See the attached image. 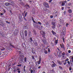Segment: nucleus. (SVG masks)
Instances as JSON below:
<instances>
[{"instance_id": "obj_54", "label": "nucleus", "mask_w": 73, "mask_h": 73, "mask_svg": "<svg viewBox=\"0 0 73 73\" xmlns=\"http://www.w3.org/2000/svg\"><path fill=\"white\" fill-rule=\"evenodd\" d=\"M50 18H53V16L52 15H51L50 16Z\"/></svg>"}, {"instance_id": "obj_10", "label": "nucleus", "mask_w": 73, "mask_h": 73, "mask_svg": "<svg viewBox=\"0 0 73 73\" xmlns=\"http://www.w3.org/2000/svg\"><path fill=\"white\" fill-rule=\"evenodd\" d=\"M57 62L59 65H62V62L58 60H57Z\"/></svg>"}, {"instance_id": "obj_30", "label": "nucleus", "mask_w": 73, "mask_h": 73, "mask_svg": "<svg viewBox=\"0 0 73 73\" xmlns=\"http://www.w3.org/2000/svg\"><path fill=\"white\" fill-rule=\"evenodd\" d=\"M58 42V40H55V44H57V42Z\"/></svg>"}, {"instance_id": "obj_47", "label": "nucleus", "mask_w": 73, "mask_h": 73, "mask_svg": "<svg viewBox=\"0 0 73 73\" xmlns=\"http://www.w3.org/2000/svg\"><path fill=\"white\" fill-rule=\"evenodd\" d=\"M25 27L26 29H29L28 27Z\"/></svg>"}, {"instance_id": "obj_37", "label": "nucleus", "mask_w": 73, "mask_h": 73, "mask_svg": "<svg viewBox=\"0 0 73 73\" xmlns=\"http://www.w3.org/2000/svg\"><path fill=\"white\" fill-rule=\"evenodd\" d=\"M67 63L68 64V65H70V62H69V61H68L67 62Z\"/></svg>"}, {"instance_id": "obj_40", "label": "nucleus", "mask_w": 73, "mask_h": 73, "mask_svg": "<svg viewBox=\"0 0 73 73\" xmlns=\"http://www.w3.org/2000/svg\"><path fill=\"white\" fill-rule=\"evenodd\" d=\"M65 52H63L62 53V56H65Z\"/></svg>"}, {"instance_id": "obj_32", "label": "nucleus", "mask_w": 73, "mask_h": 73, "mask_svg": "<svg viewBox=\"0 0 73 73\" xmlns=\"http://www.w3.org/2000/svg\"><path fill=\"white\" fill-rule=\"evenodd\" d=\"M27 12H26L25 15V17H26L27 16Z\"/></svg>"}, {"instance_id": "obj_23", "label": "nucleus", "mask_w": 73, "mask_h": 73, "mask_svg": "<svg viewBox=\"0 0 73 73\" xmlns=\"http://www.w3.org/2000/svg\"><path fill=\"white\" fill-rule=\"evenodd\" d=\"M68 12L70 13H72V10H71V9H70L69 10Z\"/></svg>"}, {"instance_id": "obj_2", "label": "nucleus", "mask_w": 73, "mask_h": 73, "mask_svg": "<svg viewBox=\"0 0 73 73\" xmlns=\"http://www.w3.org/2000/svg\"><path fill=\"white\" fill-rule=\"evenodd\" d=\"M19 59L22 61L23 60V58H24V55H23V53H20L19 54Z\"/></svg>"}, {"instance_id": "obj_50", "label": "nucleus", "mask_w": 73, "mask_h": 73, "mask_svg": "<svg viewBox=\"0 0 73 73\" xmlns=\"http://www.w3.org/2000/svg\"><path fill=\"white\" fill-rule=\"evenodd\" d=\"M3 11L4 13H5L6 12V11H5V9L3 10Z\"/></svg>"}, {"instance_id": "obj_58", "label": "nucleus", "mask_w": 73, "mask_h": 73, "mask_svg": "<svg viewBox=\"0 0 73 73\" xmlns=\"http://www.w3.org/2000/svg\"><path fill=\"white\" fill-rule=\"evenodd\" d=\"M27 6L28 7H29V8L30 7H29V5H27Z\"/></svg>"}, {"instance_id": "obj_33", "label": "nucleus", "mask_w": 73, "mask_h": 73, "mask_svg": "<svg viewBox=\"0 0 73 73\" xmlns=\"http://www.w3.org/2000/svg\"><path fill=\"white\" fill-rule=\"evenodd\" d=\"M44 53L45 54H47V53H48V51H44Z\"/></svg>"}, {"instance_id": "obj_45", "label": "nucleus", "mask_w": 73, "mask_h": 73, "mask_svg": "<svg viewBox=\"0 0 73 73\" xmlns=\"http://www.w3.org/2000/svg\"><path fill=\"white\" fill-rule=\"evenodd\" d=\"M50 49L49 48H48V52H50Z\"/></svg>"}, {"instance_id": "obj_34", "label": "nucleus", "mask_w": 73, "mask_h": 73, "mask_svg": "<svg viewBox=\"0 0 73 73\" xmlns=\"http://www.w3.org/2000/svg\"><path fill=\"white\" fill-rule=\"evenodd\" d=\"M68 5H69V6H70V5H72V3H70L68 4Z\"/></svg>"}, {"instance_id": "obj_19", "label": "nucleus", "mask_w": 73, "mask_h": 73, "mask_svg": "<svg viewBox=\"0 0 73 73\" xmlns=\"http://www.w3.org/2000/svg\"><path fill=\"white\" fill-rule=\"evenodd\" d=\"M61 48H62L63 50H65V47H64V44H62V46H61Z\"/></svg>"}, {"instance_id": "obj_44", "label": "nucleus", "mask_w": 73, "mask_h": 73, "mask_svg": "<svg viewBox=\"0 0 73 73\" xmlns=\"http://www.w3.org/2000/svg\"><path fill=\"white\" fill-rule=\"evenodd\" d=\"M38 24H40V25H41V22H38Z\"/></svg>"}, {"instance_id": "obj_17", "label": "nucleus", "mask_w": 73, "mask_h": 73, "mask_svg": "<svg viewBox=\"0 0 73 73\" xmlns=\"http://www.w3.org/2000/svg\"><path fill=\"white\" fill-rule=\"evenodd\" d=\"M5 4L6 6H9V5H10V4H9V3H8V2H6L5 3Z\"/></svg>"}, {"instance_id": "obj_5", "label": "nucleus", "mask_w": 73, "mask_h": 73, "mask_svg": "<svg viewBox=\"0 0 73 73\" xmlns=\"http://www.w3.org/2000/svg\"><path fill=\"white\" fill-rule=\"evenodd\" d=\"M18 33H19V31H18V29H16L15 30L14 32V35L15 36H16V35H17L18 34Z\"/></svg>"}, {"instance_id": "obj_31", "label": "nucleus", "mask_w": 73, "mask_h": 73, "mask_svg": "<svg viewBox=\"0 0 73 73\" xmlns=\"http://www.w3.org/2000/svg\"><path fill=\"white\" fill-rule=\"evenodd\" d=\"M1 50H5V48H2L1 49Z\"/></svg>"}, {"instance_id": "obj_12", "label": "nucleus", "mask_w": 73, "mask_h": 73, "mask_svg": "<svg viewBox=\"0 0 73 73\" xmlns=\"http://www.w3.org/2000/svg\"><path fill=\"white\" fill-rule=\"evenodd\" d=\"M56 65H57V64H55V63H54L51 65V66L52 67H55Z\"/></svg>"}, {"instance_id": "obj_11", "label": "nucleus", "mask_w": 73, "mask_h": 73, "mask_svg": "<svg viewBox=\"0 0 73 73\" xmlns=\"http://www.w3.org/2000/svg\"><path fill=\"white\" fill-rule=\"evenodd\" d=\"M40 33L41 35H45V32L43 31H40Z\"/></svg>"}, {"instance_id": "obj_57", "label": "nucleus", "mask_w": 73, "mask_h": 73, "mask_svg": "<svg viewBox=\"0 0 73 73\" xmlns=\"http://www.w3.org/2000/svg\"><path fill=\"white\" fill-rule=\"evenodd\" d=\"M52 1V0H50L49 1V3H51Z\"/></svg>"}, {"instance_id": "obj_46", "label": "nucleus", "mask_w": 73, "mask_h": 73, "mask_svg": "<svg viewBox=\"0 0 73 73\" xmlns=\"http://www.w3.org/2000/svg\"><path fill=\"white\" fill-rule=\"evenodd\" d=\"M19 17H22V16H21V15L20 14L19 15Z\"/></svg>"}, {"instance_id": "obj_43", "label": "nucleus", "mask_w": 73, "mask_h": 73, "mask_svg": "<svg viewBox=\"0 0 73 73\" xmlns=\"http://www.w3.org/2000/svg\"><path fill=\"white\" fill-rule=\"evenodd\" d=\"M68 52L69 53H71V51H70V50H69L68 51Z\"/></svg>"}, {"instance_id": "obj_22", "label": "nucleus", "mask_w": 73, "mask_h": 73, "mask_svg": "<svg viewBox=\"0 0 73 73\" xmlns=\"http://www.w3.org/2000/svg\"><path fill=\"white\" fill-rule=\"evenodd\" d=\"M30 40L29 41V42L31 43H32V41H33V40H32V37L30 38Z\"/></svg>"}, {"instance_id": "obj_38", "label": "nucleus", "mask_w": 73, "mask_h": 73, "mask_svg": "<svg viewBox=\"0 0 73 73\" xmlns=\"http://www.w3.org/2000/svg\"><path fill=\"white\" fill-rule=\"evenodd\" d=\"M44 38V39H45V35H44L42 36Z\"/></svg>"}, {"instance_id": "obj_15", "label": "nucleus", "mask_w": 73, "mask_h": 73, "mask_svg": "<svg viewBox=\"0 0 73 73\" xmlns=\"http://www.w3.org/2000/svg\"><path fill=\"white\" fill-rule=\"evenodd\" d=\"M33 42L36 46H37V42L36 41H34Z\"/></svg>"}, {"instance_id": "obj_59", "label": "nucleus", "mask_w": 73, "mask_h": 73, "mask_svg": "<svg viewBox=\"0 0 73 73\" xmlns=\"http://www.w3.org/2000/svg\"><path fill=\"white\" fill-rule=\"evenodd\" d=\"M32 20H33V21H34V18H33V17H32Z\"/></svg>"}, {"instance_id": "obj_35", "label": "nucleus", "mask_w": 73, "mask_h": 73, "mask_svg": "<svg viewBox=\"0 0 73 73\" xmlns=\"http://www.w3.org/2000/svg\"><path fill=\"white\" fill-rule=\"evenodd\" d=\"M59 68L60 69H62V67H61V66H59Z\"/></svg>"}, {"instance_id": "obj_53", "label": "nucleus", "mask_w": 73, "mask_h": 73, "mask_svg": "<svg viewBox=\"0 0 73 73\" xmlns=\"http://www.w3.org/2000/svg\"><path fill=\"white\" fill-rule=\"evenodd\" d=\"M31 73H33V70H31Z\"/></svg>"}, {"instance_id": "obj_24", "label": "nucleus", "mask_w": 73, "mask_h": 73, "mask_svg": "<svg viewBox=\"0 0 73 73\" xmlns=\"http://www.w3.org/2000/svg\"><path fill=\"white\" fill-rule=\"evenodd\" d=\"M23 19V18L22 17H19V19L20 21H22V19Z\"/></svg>"}, {"instance_id": "obj_36", "label": "nucleus", "mask_w": 73, "mask_h": 73, "mask_svg": "<svg viewBox=\"0 0 73 73\" xmlns=\"http://www.w3.org/2000/svg\"><path fill=\"white\" fill-rule=\"evenodd\" d=\"M24 60L25 61V62H27V58L26 57H25L24 59Z\"/></svg>"}, {"instance_id": "obj_1", "label": "nucleus", "mask_w": 73, "mask_h": 73, "mask_svg": "<svg viewBox=\"0 0 73 73\" xmlns=\"http://www.w3.org/2000/svg\"><path fill=\"white\" fill-rule=\"evenodd\" d=\"M66 33V32H65V30H64V31L63 30V31L61 33V35H62L63 36V37L62 38V40L64 42H65V38H64V37L65 36V33Z\"/></svg>"}, {"instance_id": "obj_4", "label": "nucleus", "mask_w": 73, "mask_h": 73, "mask_svg": "<svg viewBox=\"0 0 73 73\" xmlns=\"http://www.w3.org/2000/svg\"><path fill=\"white\" fill-rule=\"evenodd\" d=\"M43 5L46 8H49V5H48V3L46 2H44L43 3Z\"/></svg>"}, {"instance_id": "obj_62", "label": "nucleus", "mask_w": 73, "mask_h": 73, "mask_svg": "<svg viewBox=\"0 0 73 73\" xmlns=\"http://www.w3.org/2000/svg\"><path fill=\"white\" fill-rule=\"evenodd\" d=\"M0 15L1 16H3V13H1L0 14Z\"/></svg>"}, {"instance_id": "obj_48", "label": "nucleus", "mask_w": 73, "mask_h": 73, "mask_svg": "<svg viewBox=\"0 0 73 73\" xmlns=\"http://www.w3.org/2000/svg\"><path fill=\"white\" fill-rule=\"evenodd\" d=\"M6 23L7 24H9L10 23L8 22V21H6Z\"/></svg>"}, {"instance_id": "obj_9", "label": "nucleus", "mask_w": 73, "mask_h": 73, "mask_svg": "<svg viewBox=\"0 0 73 73\" xmlns=\"http://www.w3.org/2000/svg\"><path fill=\"white\" fill-rule=\"evenodd\" d=\"M32 52L33 53V54H34L36 53V51H35V49L32 48Z\"/></svg>"}, {"instance_id": "obj_63", "label": "nucleus", "mask_w": 73, "mask_h": 73, "mask_svg": "<svg viewBox=\"0 0 73 73\" xmlns=\"http://www.w3.org/2000/svg\"><path fill=\"white\" fill-rule=\"evenodd\" d=\"M17 70H20V68H17Z\"/></svg>"}, {"instance_id": "obj_26", "label": "nucleus", "mask_w": 73, "mask_h": 73, "mask_svg": "<svg viewBox=\"0 0 73 73\" xmlns=\"http://www.w3.org/2000/svg\"><path fill=\"white\" fill-rule=\"evenodd\" d=\"M32 58L33 60H35V56L33 55L32 56Z\"/></svg>"}, {"instance_id": "obj_18", "label": "nucleus", "mask_w": 73, "mask_h": 73, "mask_svg": "<svg viewBox=\"0 0 73 73\" xmlns=\"http://www.w3.org/2000/svg\"><path fill=\"white\" fill-rule=\"evenodd\" d=\"M32 36V33L31 32H29V37H31Z\"/></svg>"}, {"instance_id": "obj_29", "label": "nucleus", "mask_w": 73, "mask_h": 73, "mask_svg": "<svg viewBox=\"0 0 73 73\" xmlns=\"http://www.w3.org/2000/svg\"><path fill=\"white\" fill-rule=\"evenodd\" d=\"M17 72V70L16 69H14V73H15V72Z\"/></svg>"}, {"instance_id": "obj_42", "label": "nucleus", "mask_w": 73, "mask_h": 73, "mask_svg": "<svg viewBox=\"0 0 73 73\" xmlns=\"http://www.w3.org/2000/svg\"><path fill=\"white\" fill-rule=\"evenodd\" d=\"M51 44H52V46H54V44H53V43L51 42Z\"/></svg>"}, {"instance_id": "obj_16", "label": "nucleus", "mask_w": 73, "mask_h": 73, "mask_svg": "<svg viewBox=\"0 0 73 73\" xmlns=\"http://www.w3.org/2000/svg\"><path fill=\"white\" fill-rule=\"evenodd\" d=\"M33 35H36V34H37V33H36V32L35 31V30H34L33 31Z\"/></svg>"}, {"instance_id": "obj_8", "label": "nucleus", "mask_w": 73, "mask_h": 73, "mask_svg": "<svg viewBox=\"0 0 73 73\" xmlns=\"http://www.w3.org/2000/svg\"><path fill=\"white\" fill-rule=\"evenodd\" d=\"M34 27H36V28H37L38 29H39V30L41 29H40V27H39L38 26V25H37L35 24L34 25Z\"/></svg>"}, {"instance_id": "obj_7", "label": "nucleus", "mask_w": 73, "mask_h": 73, "mask_svg": "<svg viewBox=\"0 0 73 73\" xmlns=\"http://www.w3.org/2000/svg\"><path fill=\"white\" fill-rule=\"evenodd\" d=\"M0 25L2 26V27L4 26V24L1 21H0Z\"/></svg>"}, {"instance_id": "obj_52", "label": "nucleus", "mask_w": 73, "mask_h": 73, "mask_svg": "<svg viewBox=\"0 0 73 73\" xmlns=\"http://www.w3.org/2000/svg\"><path fill=\"white\" fill-rule=\"evenodd\" d=\"M17 72L18 73H20L21 71H20V70H19Z\"/></svg>"}, {"instance_id": "obj_56", "label": "nucleus", "mask_w": 73, "mask_h": 73, "mask_svg": "<svg viewBox=\"0 0 73 73\" xmlns=\"http://www.w3.org/2000/svg\"><path fill=\"white\" fill-rule=\"evenodd\" d=\"M18 66H21V64H19L18 65Z\"/></svg>"}, {"instance_id": "obj_55", "label": "nucleus", "mask_w": 73, "mask_h": 73, "mask_svg": "<svg viewBox=\"0 0 73 73\" xmlns=\"http://www.w3.org/2000/svg\"><path fill=\"white\" fill-rule=\"evenodd\" d=\"M24 20H25V21H27V19H26V18H25V17L24 18Z\"/></svg>"}, {"instance_id": "obj_61", "label": "nucleus", "mask_w": 73, "mask_h": 73, "mask_svg": "<svg viewBox=\"0 0 73 73\" xmlns=\"http://www.w3.org/2000/svg\"><path fill=\"white\" fill-rule=\"evenodd\" d=\"M63 2H64L65 3H67V1H64Z\"/></svg>"}, {"instance_id": "obj_20", "label": "nucleus", "mask_w": 73, "mask_h": 73, "mask_svg": "<svg viewBox=\"0 0 73 73\" xmlns=\"http://www.w3.org/2000/svg\"><path fill=\"white\" fill-rule=\"evenodd\" d=\"M25 35L26 36H27V31L26 30L25 31Z\"/></svg>"}, {"instance_id": "obj_41", "label": "nucleus", "mask_w": 73, "mask_h": 73, "mask_svg": "<svg viewBox=\"0 0 73 73\" xmlns=\"http://www.w3.org/2000/svg\"><path fill=\"white\" fill-rule=\"evenodd\" d=\"M69 60V59L68 58H67L65 60L66 61H68Z\"/></svg>"}, {"instance_id": "obj_27", "label": "nucleus", "mask_w": 73, "mask_h": 73, "mask_svg": "<svg viewBox=\"0 0 73 73\" xmlns=\"http://www.w3.org/2000/svg\"><path fill=\"white\" fill-rule=\"evenodd\" d=\"M65 3H64V2H62V6H64V5H65Z\"/></svg>"}, {"instance_id": "obj_13", "label": "nucleus", "mask_w": 73, "mask_h": 73, "mask_svg": "<svg viewBox=\"0 0 73 73\" xmlns=\"http://www.w3.org/2000/svg\"><path fill=\"white\" fill-rule=\"evenodd\" d=\"M42 41H43L44 44V45H46V40H42Z\"/></svg>"}, {"instance_id": "obj_28", "label": "nucleus", "mask_w": 73, "mask_h": 73, "mask_svg": "<svg viewBox=\"0 0 73 73\" xmlns=\"http://www.w3.org/2000/svg\"><path fill=\"white\" fill-rule=\"evenodd\" d=\"M5 56H7V55L8 54V52H6L5 53Z\"/></svg>"}, {"instance_id": "obj_25", "label": "nucleus", "mask_w": 73, "mask_h": 73, "mask_svg": "<svg viewBox=\"0 0 73 73\" xmlns=\"http://www.w3.org/2000/svg\"><path fill=\"white\" fill-rule=\"evenodd\" d=\"M52 34L54 35H56V33L54 32L53 30H52Z\"/></svg>"}, {"instance_id": "obj_60", "label": "nucleus", "mask_w": 73, "mask_h": 73, "mask_svg": "<svg viewBox=\"0 0 73 73\" xmlns=\"http://www.w3.org/2000/svg\"><path fill=\"white\" fill-rule=\"evenodd\" d=\"M64 9V8L63 7H62V10H63Z\"/></svg>"}, {"instance_id": "obj_39", "label": "nucleus", "mask_w": 73, "mask_h": 73, "mask_svg": "<svg viewBox=\"0 0 73 73\" xmlns=\"http://www.w3.org/2000/svg\"><path fill=\"white\" fill-rule=\"evenodd\" d=\"M68 25H69V24L68 23H66V27H68Z\"/></svg>"}, {"instance_id": "obj_51", "label": "nucleus", "mask_w": 73, "mask_h": 73, "mask_svg": "<svg viewBox=\"0 0 73 73\" xmlns=\"http://www.w3.org/2000/svg\"><path fill=\"white\" fill-rule=\"evenodd\" d=\"M64 15H65V14H66V11H65L64 12Z\"/></svg>"}, {"instance_id": "obj_3", "label": "nucleus", "mask_w": 73, "mask_h": 73, "mask_svg": "<svg viewBox=\"0 0 73 73\" xmlns=\"http://www.w3.org/2000/svg\"><path fill=\"white\" fill-rule=\"evenodd\" d=\"M56 23L55 22H51V25H52V28L53 29H54L56 28Z\"/></svg>"}, {"instance_id": "obj_64", "label": "nucleus", "mask_w": 73, "mask_h": 73, "mask_svg": "<svg viewBox=\"0 0 73 73\" xmlns=\"http://www.w3.org/2000/svg\"><path fill=\"white\" fill-rule=\"evenodd\" d=\"M63 64L64 65H66V63L64 62V63Z\"/></svg>"}, {"instance_id": "obj_49", "label": "nucleus", "mask_w": 73, "mask_h": 73, "mask_svg": "<svg viewBox=\"0 0 73 73\" xmlns=\"http://www.w3.org/2000/svg\"><path fill=\"white\" fill-rule=\"evenodd\" d=\"M69 70H72V68L71 67H70L69 68Z\"/></svg>"}, {"instance_id": "obj_21", "label": "nucleus", "mask_w": 73, "mask_h": 73, "mask_svg": "<svg viewBox=\"0 0 73 73\" xmlns=\"http://www.w3.org/2000/svg\"><path fill=\"white\" fill-rule=\"evenodd\" d=\"M46 25L47 26H49V22H47L46 23Z\"/></svg>"}, {"instance_id": "obj_14", "label": "nucleus", "mask_w": 73, "mask_h": 73, "mask_svg": "<svg viewBox=\"0 0 73 73\" xmlns=\"http://www.w3.org/2000/svg\"><path fill=\"white\" fill-rule=\"evenodd\" d=\"M60 21L61 24H63V23H64V20L62 19H60Z\"/></svg>"}, {"instance_id": "obj_6", "label": "nucleus", "mask_w": 73, "mask_h": 73, "mask_svg": "<svg viewBox=\"0 0 73 73\" xmlns=\"http://www.w3.org/2000/svg\"><path fill=\"white\" fill-rule=\"evenodd\" d=\"M9 2L10 4H11L12 6H14L15 5V3H13V1H9Z\"/></svg>"}]
</instances>
